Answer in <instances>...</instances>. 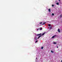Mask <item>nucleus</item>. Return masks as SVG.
<instances>
[{
	"label": "nucleus",
	"mask_w": 62,
	"mask_h": 62,
	"mask_svg": "<svg viewBox=\"0 0 62 62\" xmlns=\"http://www.w3.org/2000/svg\"><path fill=\"white\" fill-rule=\"evenodd\" d=\"M55 37H56V35H55L53 36L52 37V39H54V38Z\"/></svg>",
	"instance_id": "1"
},
{
	"label": "nucleus",
	"mask_w": 62,
	"mask_h": 62,
	"mask_svg": "<svg viewBox=\"0 0 62 62\" xmlns=\"http://www.w3.org/2000/svg\"><path fill=\"white\" fill-rule=\"evenodd\" d=\"M58 31L59 32H60V29H58Z\"/></svg>",
	"instance_id": "2"
},
{
	"label": "nucleus",
	"mask_w": 62,
	"mask_h": 62,
	"mask_svg": "<svg viewBox=\"0 0 62 62\" xmlns=\"http://www.w3.org/2000/svg\"><path fill=\"white\" fill-rule=\"evenodd\" d=\"M46 33V32H45L44 33H43V34H42V36H44V35L45 34V33Z\"/></svg>",
	"instance_id": "3"
},
{
	"label": "nucleus",
	"mask_w": 62,
	"mask_h": 62,
	"mask_svg": "<svg viewBox=\"0 0 62 62\" xmlns=\"http://www.w3.org/2000/svg\"><path fill=\"white\" fill-rule=\"evenodd\" d=\"M50 11H51V9H48V11L49 12H50Z\"/></svg>",
	"instance_id": "4"
},
{
	"label": "nucleus",
	"mask_w": 62,
	"mask_h": 62,
	"mask_svg": "<svg viewBox=\"0 0 62 62\" xmlns=\"http://www.w3.org/2000/svg\"><path fill=\"white\" fill-rule=\"evenodd\" d=\"M56 44V42H54L53 43V44Z\"/></svg>",
	"instance_id": "5"
},
{
	"label": "nucleus",
	"mask_w": 62,
	"mask_h": 62,
	"mask_svg": "<svg viewBox=\"0 0 62 62\" xmlns=\"http://www.w3.org/2000/svg\"><path fill=\"white\" fill-rule=\"evenodd\" d=\"M56 4L57 5H59V3L58 2L56 3Z\"/></svg>",
	"instance_id": "6"
},
{
	"label": "nucleus",
	"mask_w": 62,
	"mask_h": 62,
	"mask_svg": "<svg viewBox=\"0 0 62 62\" xmlns=\"http://www.w3.org/2000/svg\"><path fill=\"white\" fill-rule=\"evenodd\" d=\"M35 39V40H37V39H38V38H37L36 37Z\"/></svg>",
	"instance_id": "7"
},
{
	"label": "nucleus",
	"mask_w": 62,
	"mask_h": 62,
	"mask_svg": "<svg viewBox=\"0 0 62 62\" xmlns=\"http://www.w3.org/2000/svg\"><path fill=\"white\" fill-rule=\"evenodd\" d=\"M46 23H44L43 24H42V25H44V24H45Z\"/></svg>",
	"instance_id": "8"
},
{
	"label": "nucleus",
	"mask_w": 62,
	"mask_h": 62,
	"mask_svg": "<svg viewBox=\"0 0 62 62\" xmlns=\"http://www.w3.org/2000/svg\"><path fill=\"white\" fill-rule=\"evenodd\" d=\"M42 37V35H40L39 36V38H40V37Z\"/></svg>",
	"instance_id": "9"
},
{
	"label": "nucleus",
	"mask_w": 62,
	"mask_h": 62,
	"mask_svg": "<svg viewBox=\"0 0 62 62\" xmlns=\"http://www.w3.org/2000/svg\"><path fill=\"white\" fill-rule=\"evenodd\" d=\"M52 15L54 16V13L52 14Z\"/></svg>",
	"instance_id": "10"
},
{
	"label": "nucleus",
	"mask_w": 62,
	"mask_h": 62,
	"mask_svg": "<svg viewBox=\"0 0 62 62\" xmlns=\"http://www.w3.org/2000/svg\"><path fill=\"white\" fill-rule=\"evenodd\" d=\"M51 53H54V51H51Z\"/></svg>",
	"instance_id": "11"
},
{
	"label": "nucleus",
	"mask_w": 62,
	"mask_h": 62,
	"mask_svg": "<svg viewBox=\"0 0 62 62\" xmlns=\"http://www.w3.org/2000/svg\"><path fill=\"white\" fill-rule=\"evenodd\" d=\"M39 34H37V36H39Z\"/></svg>",
	"instance_id": "12"
},
{
	"label": "nucleus",
	"mask_w": 62,
	"mask_h": 62,
	"mask_svg": "<svg viewBox=\"0 0 62 62\" xmlns=\"http://www.w3.org/2000/svg\"><path fill=\"white\" fill-rule=\"evenodd\" d=\"M48 25L49 26H51V25L50 24H49V25Z\"/></svg>",
	"instance_id": "13"
},
{
	"label": "nucleus",
	"mask_w": 62,
	"mask_h": 62,
	"mask_svg": "<svg viewBox=\"0 0 62 62\" xmlns=\"http://www.w3.org/2000/svg\"><path fill=\"white\" fill-rule=\"evenodd\" d=\"M39 34V35H41L42 34L41 33H40Z\"/></svg>",
	"instance_id": "14"
},
{
	"label": "nucleus",
	"mask_w": 62,
	"mask_h": 62,
	"mask_svg": "<svg viewBox=\"0 0 62 62\" xmlns=\"http://www.w3.org/2000/svg\"><path fill=\"white\" fill-rule=\"evenodd\" d=\"M60 17L61 18L62 17V15H61L60 16Z\"/></svg>",
	"instance_id": "15"
},
{
	"label": "nucleus",
	"mask_w": 62,
	"mask_h": 62,
	"mask_svg": "<svg viewBox=\"0 0 62 62\" xmlns=\"http://www.w3.org/2000/svg\"><path fill=\"white\" fill-rule=\"evenodd\" d=\"M40 30H42V28H40Z\"/></svg>",
	"instance_id": "16"
},
{
	"label": "nucleus",
	"mask_w": 62,
	"mask_h": 62,
	"mask_svg": "<svg viewBox=\"0 0 62 62\" xmlns=\"http://www.w3.org/2000/svg\"><path fill=\"white\" fill-rule=\"evenodd\" d=\"M43 47H42L41 48V49H43Z\"/></svg>",
	"instance_id": "17"
},
{
	"label": "nucleus",
	"mask_w": 62,
	"mask_h": 62,
	"mask_svg": "<svg viewBox=\"0 0 62 62\" xmlns=\"http://www.w3.org/2000/svg\"><path fill=\"white\" fill-rule=\"evenodd\" d=\"M38 40H37L36 42H35V43H36V42H38Z\"/></svg>",
	"instance_id": "18"
},
{
	"label": "nucleus",
	"mask_w": 62,
	"mask_h": 62,
	"mask_svg": "<svg viewBox=\"0 0 62 62\" xmlns=\"http://www.w3.org/2000/svg\"><path fill=\"white\" fill-rule=\"evenodd\" d=\"M54 5H53V4L52 5V6L54 7Z\"/></svg>",
	"instance_id": "19"
},
{
	"label": "nucleus",
	"mask_w": 62,
	"mask_h": 62,
	"mask_svg": "<svg viewBox=\"0 0 62 62\" xmlns=\"http://www.w3.org/2000/svg\"><path fill=\"white\" fill-rule=\"evenodd\" d=\"M52 28V27H50V29H51Z\"/></svg>",
	"instance_id": "20"
},
{
	"label": "nucleus",
	"mask_w": 62,
	"mask_h": 62,
	"mask_svg": "<svg viewBox=\"0 0 62 62\" xmlns=\"http://www.w3.org/2000/svg\"><path fill=\"white\" fill-rule=\"evenodd\" d=\"M42 23V22H41L40 23V24H41Z\"/></svg>",
	"instance_id": "21"
},
{
	"label": "nucleus",
	"mask_w": 62,
	"mask_h": 62,
	"mask_svg": "<svg viewBox=\"0 0 62 62\" xmlns=\"http://www.w3.org/2000/svg\"><path fill=\"white\" fill-rule=\"evenodd\" d=\"M37 31H38V30H39V29H38L37 30Z\"/></svg>",
	"instance_id": "22"
},
{
	"label": "nucleus",
	"mask_w": 62,
	"mask_h": 62,
	"mask_svg": "<svg viewBox=\"0 0 62 62\" xmlns=\"http://www.w3.org/2000/svg\"><path fill=\"white\" fill-rule=\"evenodd\" d=\"M39 37L38 38V39H39Z\"/></svg>",
	"instance_id": "23"
},
{
	"label": "nucleus",
	"mask_w": 62,
	"mask_h": 62,
	"mask_svg": "<svg viewBox=\"0 0 62 62\" xmlns=\"http://www.w3.org/2000/svg\"><path fill=\"white\" fill-rule=\"evenodd\" d=\"M57 48H58V46H57Z\"/></svg>",
	"instance_id": "24"
},
{
	"label": "nucleus",
	"mask_w": 62,
	"mask_h": 62,
	"mask_svg": "<svg viewBox=\"0 0 62 62\" xmlns=\"http://www.w3.org/2000/svg\"><path fill=\"white\" fill-rule=\"evenodd\" d=\"M59 1H60V0H58Z\"/></svg>",
	"instance_id": "25"
},
{
	"label": "nucleus",
	"mask_w": 62,
	"mask_h": 62,
	"mask_svg": "<svg viewBox=\"0 0 62 62\" xmlns=\"http://www.w3.org/2000/svg\"><path fill=\"white\" fill-rule=\"evenodd\" d=\"M36 59H37V58H36Z\"/></svg>",
	"instance_id": "26"
},
{
	"label": "nucleus",
	"mask_w": 62,
	"mask_h": 62,
	"mask_svg": "<svg viewBox=\"0 0 62 62\" xmlns=\"http://www.w3.org/2000/svg\"><path fill=\"white\" fill-rule=\"evenodd\" d=\"M61 62H62V60H61Z\"/></svg>",
	"instance_id": "27"
}]
</instances>
